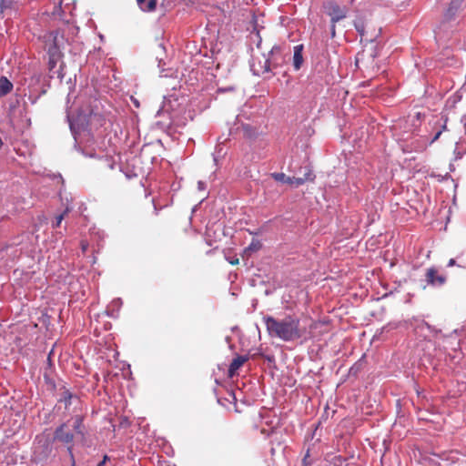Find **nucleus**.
<instances>
[{"label":"nucleus","mask_w":466,"mask_h":466,"mask_svg":"<svg viewBox=\"0 0 466 466\" xmlns=\"http://www.w3.org/2000/svg\"><path fill=\"white\" fill-rule=\"evenodd\" d=\"M263 322L270 338L279 339L282 341L289 342L299 339H313L322 331L319 330L324 326L321 321L311 320L307 327H300L299 319L292 316H286L279 319L272 316L263 317Z\"/></svg>","instance_id":"obj_1"},{"label":"nucleus","mask_w":466,"mask_h":466,"mask_svg":"<svg viewBox=\"0 0 466 466\" xmlns=\"http://www.w3.org/2000/svg\"><path fill=\"white\" fill-rule=\"evenodd\" d=\"M354 26L360 36L361 42L372 43L381 33V27L378 26L373 21H366L357 19L354 22Z\"/></svg>","instance_id":"obj_2"},{"label":"nucleus","mask_w":466,"mask_h":466,"mask_svg":"<svg viewBox=\"0 0 466 466\" xmlns=\"http://www.w3.org/2000/svg\"><path fill=\"white\" fill-rule=\"evenodd\" d=\"M270 176L278 182L294 185L295 187L301 186L307 181H314L315 179V175L311 170L306 172L303 177H289L284 173L277 172L272 173Z\"/></svg>","instance_id":"obj_3"},{"label":"nucleus","mask_w":466,"mask_h":466,"mask_svg":"<svg viewBox=\"0 0 466 466\" xmlns=\"http://www.w3.org/2000/svg\"><path fill=\"white\" fill-rule=\"evenodd\" d=\"M326 14L330 17V24H337L338 22L346 18L348 9L346 6H340L334 1H329L323 5Z\"/></svg>","instance_id":"obj_4"},{"label":"nucleus","mask_w":466,"mask_h":466,"mask_svg":"<svg viewBox=\"0 0 466 466\" xmlns=\"http://www.w3.org/2000/svg\"><path fill=\"white\" fill-rule=\"evenodd\" d=\"M58 35V32H50L46 36L47 38V41H52V44L47 48V53L49 55V65L51 68H53L56 66V61L61 56V52L59 50Z\"/></svg>","instance_id":"obj_5"},{"label":"nucleus","mask_w":466,"mask_h":466,"mask_svg":"<svg viewBox=\"0 0 466 466\" xmlns=\"http://www.w3.org/2000/svg\"><path fill=\"white\" fill-rule=\"evenodd\" d=\"M54 439L66 444L67 447L71 446L73 448L74 433L69 429V425L66 422L56 428L54 433Z\"/></svg>","instance_id":"obj_6"},{"label":"nucleus","mask_w":466,"mask_h":466,"mask_svg":"<svg viewBox=\"0 0 466 466\" xmlns=\"http://www.w3.org/2000/svg\"><path fill=\"white\" fill-rule=\"evenodd\" d=\"M464 0H451L447 8L443 11L442 24L455 20L458 13L461 10Z\"/></svg>","instance_id":"obj_7"},{"label":"nucleus","mask_w":466,"mask_h":466,"mask_svg":"<svg viewBox=\"0 0 466 466\" xmlns=\"http://www.w3.org/2000/svg\"><path fill=\"white\" fill-rule=\"evenodd\" d=\"M425 278L427 283L431 286H442L446 282V277L443 274H440L434 267L427 269Z\"/></svg>","instance_id":"obj_8"},{"label":"nucleus","mask_w":466,"mask_h":466,"mask_svg":"<svg viewBox=\"0 0 466 466\" xmlns=\"http://www.w3.org/2000/svg\"><path fill=\"white\" fill-rule=\"evenodd\" d=\"M249 360V357L248 355L246 356H240L238 355L236 358H234L228 367V376L229 378H233L236 375H238V370Z\"/></svg>","instance_id":"obj_9"},{"label":"nucleus","mask_w":466,"mask_h":466,"mask_svg":"<svg viewBox=\"0 0 466 466\" xmlns=\"http://www.w3.org/2000/svg\"><path fill=\"white\" fill-rule=\"evenodd\" d=\"M303 46L298 45L294 47V54H293V66L295 70L300 69L302 64H303Z\"/></svg>","instance_id":"obj_10"},{"label":"nucleus","mask_w":466,"mask_h":466,"mask_svg":"<svg viewBox=\"0 0 466 466\" xmlns=\"http://www.w3.org/2000/svg\"><path fill=\"white\" fill-rule=\"evenodd\" d=\"M78 398L72 394L69 390H65L62 393V396L59 400V402H63L65 404V409H68L70 405H72L74 402H78Z\"/></svg>","instance_id":"obj_11"},{"label":"nucleus","mask_w":466,"mask_h":466,"mask_svg":"<svg viewBox=\"0 0 466 466\" xmlns=\"http://www.w3.org/2000/svg\"><path fill=\"white\" fill-rule=\"evenodd\" d=\"M139 8L144 12H152L157 8V0H137Z\"/></svg>","instance_id":"obj_12"},{"label":"nucleus","mask_w":466,"mask_h":466,"mask_svg":"<svg viewBox=\"0 0 466 466\" xmlns=\"http://www.w3.org/2000/svg\"><path fill=\"white\" fill-rule=\"evenodd\" d=\"M73 429L75 431V432L77 434V435H81L82 437H84V418L82 415H76L74 418H73Z\"/></svg>","instance_id":"obj_13"},{"label":"nucleus","mask_w":466,"mask_h":466,"mask_svg":"<svg viewBox=\"0 0 466 466\" xmlns=\"http://www.w3.org/2000/svg\"><path fill=\"white\" fill-rule=\"evenodd\" d=\"M12 89L13 84L6 77H0V96L7 95Z\"/></svg>","instance_id":"obj_14"},{"label":"nucleus","mask_w":466,"mask_h":466,"mask_svg":"<svg viewBox=\"0 0 466 466\" xmlns=\"http://www.w3.org/2000/svg\"><path fill=\"white\" fill-rule=\"evenodd\" d=\"M262 248V244L258 239H253L251 243L244 250L246 254L250 255L252 252L258 251Z\"/></svg>","instance_id":"obj_15"},{"label":"nucleus","mask_w":466,"mask_h":466,"mask_svg":"<svg viewBox=\"0 0 466 466\" xmlns=\"http://www.w3.org/2000/svg\"><path fill=\"white\" fill-rule=\"evenodd\" d=\"M68 212H69V208H66L64 210V212H63V213H61L60 215L56 216V217L55 218V220H54V221H53V223H52V227H53L54 228L60 227V225H61V223H62L63 219L65 218V217L67 215V213H68Z\"/></svg>","instance_id":"obj_16"},{"label":"nucleus","mask_w":466,"mask_h":466,"mask_svg":"<svg viewBox=\"0 0 466 466\" xmlns=\"http://www.w3.org/2000/svg\"><path fill=\"white\" fill-rule=\"evenodd\" d=\"M447 118L445 119V122L444 124L442 125L441 127V129H440L439 131L436 132L435 136L433 137L432 140H431V143L435 142L436 140H438L441 135V133L445 130H447Z\"/></svg>","instance_id":"obj_17"},{"label":"nucleus","mask_w":466,"mask_h":466,"mask_svg":"<svg viewBox=\"0 0 466 466\" xmlns=\"http://www.w3.org/2000/svg\"><path fill=\"white\" fill-rule=\"evenodd\" d=\"M269 71H270V62H269V59H265L263 68L260 71L258 70L257 74L259 75V74L268 73Z\"/></svg>","instance_id":"obj_18"},{"label":"nucleus","mask_w":466,"mask_h":466,"mask_svg":"<svg viewBox=\"0 0 466 466\" xmlns=\"http://www.w3.org/2000/svg\"><path fill=\"white\" fill-rule=\"evenodd\" d=\"M301 466H312V462L309 461V451H307V453L302 459Z\"/></svg>","instance_id":"obj_19"},{"label":"nucleus","mask_w":466,"mask_h":466,"mask_svg":"<svg viewBox=\"0 0 466 466\" xmlns=\"http://www.w3.org/2000/svg\"><path fill=\"white\" fill-rule=\"evenodd\" d=\"M67 451H68V454H69L70 459H71V466H76V461H75V457H74L71 446L67 447Z\"/></svg>","instance_id":"obj_20"},{"label":"nucleus","mask_w":466,"mask_h":466,"mask_svg":"<svg viewBox=\"0 0 466 466\" xmlns=\"http://www.w3.org/2000/svg\"><path fill=\"white\" fill-rule=\"evenodd\" d=\"M335 466H341L342 462L344 461V459L341 456H335L333 458Z\"/></svg>","instance_id":"obj_21"},{"label":"nucleus","mask_w":466,"mask_h":466,"mask_svg":"<svg viewBox=\"0 0 466 466\" xmlns=\"http://www.w3.org/2000/svg\"><path fill=\"white\" fill-rule=\"evenodd\" d=\"M330 35H331V37H335L336 35V24H331L330 25Z\"/></svg>","instance_id":"obj_22"},{"label":"nucleus","mask_w":466,"mask_h":466,"mask_svg":"<svg viewBox=\"0 0 466 466\" xmlns=\"http://www.w3.org/2000/svg\"><path fill=\"white\" fill-rule=\"evenodd\" d=\"M455 265H456V261H455V259H454V258H451V259L448 261V264H447V266H448L449 268L453 267V266H455Z\"/></svg>","instance_id":"obj_23"},{"label":"nucleus","mask_w":466,"mask_h":466,"mask_svg":"<svg viewBox=\"0 0 466 466\" xmlns=\"http://www.w3.org/2000/svg\"><path fill=\"white\" fill-rule=\"evenodd\" d=\"M106 460H107V456L106 455V456H104L103 461H100L96 466H105Z\"/></svg>","instance_id":"obj_24"},{"label":"nucleus","mask_w":466,"mask_h":466,"mask_svg":"<svg viewBox=\"0 0 466 466\" xmlns=\"http://www.w3.org/2000/svg\"><path fill=\"white\" fill-rule=\"evenodd\" d=\"M229 263L231 265H238L239 263V260H238V258H236V259L230 260Z\"/></svg>","instance_id":"obj_25"},{"label":"nucleus","mask_w":466,"mask_h":466,"mask_svg":"<svg viewBox=\"0 0 466 466\" xmlns=\"http://www.w3.org/2000/svg\"><path fill=\"white\" fill-rule=\"evenodd\" d=\"M279 47H273L271 50V54H274L276 51H279Z\"/></svg>","instance_id":"obj_26"}]
</instances>
